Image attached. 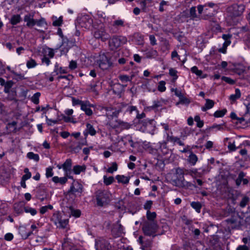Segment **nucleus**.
Instances as JSON below:
<instances>
[{
	"mask_svg": "<svg viewBox=\"0 0 250 250\" xmlns=\"http://www.w3.org/2000/svg\"><path fill=\"white\" fill-rule=\"evenodd\" d=\"M125 37L122 36H114L111 38L108 42V45L111 50L114 51L120 48L122 45L127 42Z\"/></svg>",
	"mask_w": 250,
	"mask_h": 250,
	"instance_id": "nucleus-1",
	"label": "nucleus"
},
{
	"mask_svg": "<svg viewBox=\"0 0 250 250\" xmlns=\"http://www.w3.org/2000/svg\"><path fill=\"white\" fill-rule=\"evenodd\" d=\"M96 197L97 205L103 206L110 201L111 194L106 190H98L96 193Z\"/></svg>",
	"mask_w": 250,
	"mask_h": 250,
	"instance_id": "nucleus-2",
	"label": "nucleus"
},
{
	"mask_svg": "<svg viewBox=\"0 0 250 250\" xmlns=\"http://www.w3.org/2000/svg\"><path fill=\"white\" fill-rule=\"evenodd\" d=\"M158 229L157 222H145L143 226L142 229L145 235L155 237Z\"/></svg>",
	"mask_w": 250,
	"mask_h": 250,
	"instance_id": "nucleus-3",
	"label": "nucleus"
},
{
	"mask_svg": "<svg viewBox=\"0 0 250 250\" xmlns=\"http://www.w3.org/2000/svg\"><path fill=\"white\" fill-rule=\"evenodd\" d=\"M245 9V6L244 4L234 3L227 8V12L232 17H237L242 15Z\"/></svg>",
	"mask_w": 250,
	"mask_h": 250,
	"instance_id": "nucleus-4",
	"label": "nucleus"
},
{
	"mask_svg": "<svg viewBox=\"0 0 250 250\" xmlns=\"http://www.w3.org/2000/svg\"><path fill=\"white\" fill-rule=\"evenodd\" d=\"M98 63L100 68L103 70H106L112 66V62L108 59L104 53H101Z\"/></svg>",
	"mask_w": 250,
	"mask_h": 250,
	"instance_id": "nucleus-5",
	"label": "nucleus"
},
{
	"mask_svg": "<svg viewBox=\"0 0 250 250\" xmlns=\"http://www.w3.org/2000/svg\"><path fill=\"white\" fill-rule=\"evenodd\" d=\"M92 22V19L88 15H82L78 17L76 23L81 27L89 29Z\"/></svg>",
	"mask_w": 250,
	"mask_h": 250,
	"instance_id": "nucleus-6",
	"label": "nucleus"
},
{
	"mask_svg": "<svg viewBox=\"0 0 250 250\" xmlns=\"http://www.w3.org/2000/svg\"><path fill=\"white\" fill-rule=\"evenodd\" d=\"M185 171L184 169L181 168H177L175 169V172L174 174V176L172 178V184L176 185H180L182 184V181L184 178Z\"/></svg>",
	"mask_w": 250,
	"mask_h": 250,
	"instance_id": "nucleus-7",
	"label": "nucleus"
},
{
	"mask_svg": "<svg viewBox=\"0 0 250 250\" xmlns=\"http://www.w3.org/2000/svg\"><path fill=\"white\" fill-rule=\"evenodd\" d=\"M103 109L105 111V114L107 118L109 119L113 118V117H117L119 113L122 110V108L119 107L118 108H114L112 106L103 107Z\"/></svg>",
	"mask_w": 250,
	"mask_h": 250,
	"instance_id": "nucleus-8",
	"label": "nucleus"
},
{
	"mask_svg": "<svg viewBox=\"0 0 250 250\" xmlns=\"http://www.w3.org/2000/svg\"><path fill=\"white\" fill-rule=\"evenodd\" d=\"M83 192V186L78 182H74L69 190V193L75 196H80Z\"/></svg>",
	"mask_w": 250,
	"mask_h": 250,
	"instance_id": "nucleus-9",
	"label": "nucleus"
},
{
	"mask_svg": "<svg viewBox=\"0 0 250 250\" xmlns=\"http://www.w3.org/2000/svg\"><path fill=\"white\" fill-rule=\"evenodd\" d=\"M94 36L95 38L100 39L103 42H105L109 38V35L103 29H100L96 31Z\"/></svg>",
	"mask_w": 250,
	"mask_h": 250,
	"instance_id": "nucleus-10",
	"label": "nucleus"
},
{
	"mask_svg": "<svg viewBox=\"0 0 250 250\" xmlns=\"http://www.w3.org/2000/svg\"><path fill=\"white\" fill-rule=\"evenodd\" d=\"M112 232L116 236H119L124 233L123 227L119 222L114 224L112 229Z\"/></svg>",
	"mask_w": 250,
	"mask_h": 250,
	"instance_id": "nucleus-11",
	"label": "nucleus"
},
{
	"mask_svg": "<svg viewBox=\"0 0 250 250\" xmlns=\"http://www.w3.org/2000/svg\"><path fill=\"white\" fill-rule=\"evenodd\" d=\"M72 166V161L70 159H67L62 165V168L65 172V175L68 178H72V177L69 175Z\"/></svg>",
	"mask_w": 250,
	"mask_h": 250,
	"instance_id": "nucleus-12",
	"label": "nucleus"
},
{
	"mask_svg": "<svg viewBox=\"0 0 250 250\" xmlns=\"http://www.w3.org/2000/svg\"><path fill=\"white\" fill-rule=\"evenodd\" d=\"M33 14H28L24 16V21L26 22V26L29 27H33L36 25L35 21L33 19Z\"/></svg>",
	"mask_w": 250,
	"mask_h": 250,
	"instance_id": "nucleus-13",
	"label": "nucleus"
},
{
	"mask_svg": "<svg viewBox=\"0 0 250 250\" xmlns=\"http://www.w3.org/2000/svg\"><path fill=\"white\" fill-rule=\"evenodd\" d=\"M139 241L141 244V248L143 250H149V248L151 245V241L150 240H146V241L143 240V237L140 236L139 237Z\"/></svg>",
	"mask_w": 250,
	"mask_h": 250,
	"instance_id": "nucleus-14",
	"label": "nucleus"
},
{
	"mask_svg": "<svg viewBox=\"0 0 250 250\" xmlns=\"http://www.w3.org/2000/svg\"><path fill=\"white\" fill-rule=\"evenodd\" d=\"M138 2L140 5L141 9L143 12H146L148 7L151 5L152 0H138Z\"/></svg>",
	"mask_w": 250,
	"mask_h": 250,
	"instance_id": "nucleus-15",
	"label": "nucleus"
},
{
	"mask_svg": "<svg viewBox=\"0 0 250 250\" xmlns=\"http://www.w3.org/2000/svg\"><path fill=\"white\" fill-rule=\"evenodd\" d=\"M108 243L104 241H99L96 242V247L97 250H107Z\"/></svg>",
	"mask_w": 250,
	"mask_h": 250,
	"instance_id": "nucleus-16",
	"label": "nucleus"
},
{
	"mask_svg": "<svg viewBox=\"0 0 250 250\" xmlns=\"http://www.w3.org/2000/svg\"><path fill=\"white\" fill-rule=\"evenodd\" d=\"M90 104L88 102H85L82 105V107H81L82 110L85 112V113L88 115L90 116L92 114L93 112L92 110L90 108Z\"/></svg>",
	"mask_w": 250,
	"mask_h": 250,
	"instance_id": "nucleus-17",
	"label": "nucleus"
},
{
	"mask_svg": "<svg viewBox=\"0 0 250 250\" xmlns=\"http://www.w3.org/2000/svg\"><path fill=\"white\" fill-rule=\"evenodd\" d=\"M67 177L66 176L63 177H59L58 176H54L52 178V180L55 184H60L61 185L65 184L67 181Z\"/></svg>",
	"mask_w": 250,
	"mask_h": 250,
	"instance_id": "nucleus-18",
	"label": "nucleus"
},
{
	"mask_svg": "<svg viewBox=\"0 0 250 250\" xmlns=\"http://www.w3.org/2000/svg\"><path fill=\"white\" fill-rule=\"evenodd\" d=\"M185 173L187 174H189L190 175L192 178L195 179L197 177H200V174L198 172L197 169H185Z\"/></svg>",
	"mask_w": 250,
	"mask_h": 250,
	"instance_id": "nucleus-19",
	"label": "nucleus"
},
{
	"mask_svg": "<svg viewBox=\"0 0 250 250\" xmlns=\"http://www.w3.org/2000/svg\"><path fill=\"white\" fill-rule=\"evenodd\" d=\"M116 179L119 183L126 184L129 183L130 177L124 175H118L116 176Z\"/></svg>",
	"mask_w": 250,
	"mask_h": 250,
	"instance_id": "nucleus-20",
	"label": "nucleus"
},
{
	"mask_svg": "<svg viewBox=\"0 0 250 250\" xmlns=\"http://www.w3.org/2000/svg\"><path fill=\"white\" fill-rule=\"evenodd\" d=\"M198 160L197 156L194 153L191 152L188 158V161L192 166H194Z\"/></svg>",
	"mask_w": 250,
	"mask_h": 250,
	"instance_id": "nucleus-21",
	"label": "nucleus"
},
{
	"mask_svg": "<svg viewBox=\"0 0 250 250\" xmlns=\"http://www.w3.org/2000/svg\"><path fill=\"white\" fill-rule=\"evenodd\" d=\"M182 184L180 185H176V186L177 187H185V188H190V187H194L196 188V186L195 183V181H193V183H191L189 182L186 181L185 180V178H184V180L182 181Z\"/></svg>",
	"mask_w": 250,
	"mask_h": 250,
	"instance_id": "nucleus-22",
	"label": "nucleus"
},
{
	"mask_svg": "<svg viewBox=\"0 0 250 250\" xmlns=\"http://www.w3.org/2000/svg\"><path fill=\"white\" fill-rule=\"evenodd\" d=\"M206 103L205 106L202 108V110L204 111H206L207 109L211 108L214 104V102L212 100L206 99Z\"/></svg>",
	"mask_w": 250,
	"mask_h": 250,
	"instance_id": "nucleus-23",
	"label": "nucleus"
},
{
	"mask_svg": "<svg viewBox=\"0 0 250 250\" xmlns=\"http://www.w3.org/2000/svg\"><path fill=\"white\" fill-rule=\"evenodd\" d=\"M156 217V213L155 212H151L149 210L147 211L146 217L148 220L147 222H156L155 218Z\"/></svg>",
	"mask_w": 250,
	"mask_h": 250,
	"instance_id": "nucleus-24",
	"label": "nucleus"
},
{
	"mask_svg": "<svg viewBox=\"0 0 250 250\" xmlns=\"http://www.w3.org/2000/svg\"><path fill=\"white\" fill-rule=\"evenodd\" d=\"M62 219V217L60 214L58 213H54L52 218L51 221L57 226L59 223L60 220Z\"/></svg>",
	"mask_w": 250,
	"mask_h": 250,
	"instance_id": "nucleus-25",
	"label": "nucleus"
},
{
	"mask_svg": "<svg viewBox=\"0 0 250 250\" xmlns=\"http://www.w3.org/2000/svg\"><path fill=\"white\" fill-rule=\"evenodd\" d=\"M61 221L59 222V223L57 225V228H61V229H65L66 228L68 224V219H61L60 220Z\"/></svg>",
	"mask_w": 250,
	"mask_h": 250,
	"instance_id": "nucleus-26",
	"label": "nucleus"
},
{
	"mask_svg": "<svg viewBox=\"0 0 250 250\" xmlns=\"http://www.w3.org/2000/svg\"><path fill=\"white\" fill-rule=\"evenodd\" d=\"M86 132V133H88L90 135L93 136L95 135L96 131L91 124H87Z\"/></svg>",
	"mask_w": 250,
	"mask_h": 250,
	"instance_id": "nucleus-27",
	"label": "nucleus"
},
{
	"mask_svg": "<svg viewBox=\"0 0 250 250\" xmlns=\"http://www.w3.org/2000/svg\"><path fill=\"white\" fill-rule=\"evenodd\" d=\"M14 84V83L12 81H8L5 82V84L4 85V92L5 93H8L10 91V88L12 87Z\"/></svg>",
	"mask_w": 250,
	"mask_h": 250,
	"instance_id": "nucleus-28",
	"label": "nucleus"
},
{
	"mask_svg": "<svg viewBox=\"0 0 250 250\" xmlns=\"http://www.w3.org/2000/svg\"><path fill=\"white\" fill-rule=\"evenodd\" d=\"M11 72L14 75L13 76V79L16 80L17 81H21L25 79L24 75L21 73L18 74L13 70L11 71Z\"/></svg>",
	"mask_w": 250,
	"mask_h": 250,
	"instance_id": "nucleus-29",
	"label": "nucleus"
},
{
	"mask_svg": "<svg viewBox=\"0 0 250 250\" xmlns=\"http://www.w3.org/2000/svg\"><path fill=\"white\" fill-rule=\"evenodd\" d=\"M44 56H46L49 57L51 58H52L54 56V52L53 50L50 48H47L43 50Z\"/></svg>",
	"mask_w": 250,
	"mask_h": 250,
	"instance_id": "nucleus-30",
	"label": "nucleus"
},
{
	"mask_svg": "<svg viewBox=\"0 0 250 250\" xmlns=\"http://www.w3.org/2000/svg\"><path fill=\"white\" fill-rule=\"evenodd\" d=\"M235 92V94L230 95L229 97V99L232 101H234L236 99L239 98L241 96V92L239 89H236Z\"/></svg>",
	"mask_w": 250,
	"mask_h": 250,
	"instance_id": "nucleus-31",
	"label": "nucleus"
},
{
	"mask_svg": "<svg viewBox=\"0 0 250 250\" xmlns=\"http://www.w3.org/2000/svg\"><path fill=\"white\" fill-rule=\"evenodd\" d=\"M21 21V17L19 15H15L12 17L11 19V23L15 25Z\"/></svg>",
	"mask_w": 250,
	"mask_h": 250,
	"instance_id": "nucleus-32",
	"label": "nucleus"
},
{
	"mask_svg": "<svg viewBox=\"0 0 250 250\" xmlns=\"http://www.w3.org/2000/svg\"><path fill=\"white\" fill-rule=\"evenodd\" d=\"M55 19L53 22V25L55 26H60L62 25V16L60 17L58 19L57 17H53V19Z\"/></svg>",
	"mask_w": 250,
	"mask_h": 250,
	"instance_id": "nucleus-33",
	"label": "nucleus"
},
{
	"mask_svg": "<svg viewBox=\"0 0 250 250\" xmlns=\"http://www.w3.org/2000/svg\"><path fill=\"white\" fill-rule=\"evenodd\" d=\"M27 157L30 159H33L36 162L39 160V156L37 154H35L32 152H28L27 154Z\"/></svg>",
	"mask_w": 250,
	"mask_h": 250,
	"instance_id": "nucleus-34",
	"label": "nucleus"
},
{
	"mask_svg": "<svg viewBox=\"0 0 250 250\" xmlns=\"http://www.w3.org/2000/svg\"><path fill=\"white\" fill-rule=\"evenodd\" d=\"M191 206L198 213L200 212L201 205L199 202H193L191 203Z\"/></svg>",
	"mask_w": 250,
	"mask_h": 250,
	"instance_id": "nucleus-35",
	"label": "nucleus"
},
{
	"mask_svg": "<svg viewBox=\"0 0 250 250\" xmlns=\"http://www.w3.org/2000/svg\"><path fill=\"white\" fill-rule=\"evenodd\" d=\"M117 169V164L116 162H113L111 164V166L107 169V172L110 173H112L113 172L116 171Z\"/></svg>",
	"mask_w": 250,
	"mask_h": 250,
	"instance_id": "nucleus-36",
	"label": "nucleus"
},
{
	"mask_svg": "<svg viewBox=\"0 0 250 250\" xmlns=\"http://www.w3.org/2000/svg\"><path fill=\"white\" fill-rule=\"evenodd\" d=\"M119 78L122 82L125 83L131 81L132 77H129L128 76L125 75H121L119 76Z\"/></svg>",
	"mask_w": 250,
	"mask_h": 250,
	"instance_id": "nucleus-37",
	"label": "nucleus"
},
{
	"mask_svg": "<svg viewBox=\"0 0 250 250\" xmlns=\"http://www.w3.org/2000/svg\"><path fill=\"white\" fill-rule=\"evenodd\" d=\"M196 10L195 7H192L190 8L189 10V13H190V17L191 18V19L194 20L195 18L197 17V15L196 14Z\"/></svg>",
	"mask_w": 250,
	"mask_h": 250,
	"instance_id": "nucleus-38",
	"label": "nucleus"
},
{
	"mask_svg": "<svg viewBox=\"0 0 250 250\" xmlns=\"http://www.w3.org/2000/svg\"><path fill=\"white\" fill-rule=\"evenodd\" d=\"M226 112L227 110L226 109H224L221 110H218L214 113V116L216 118L222 117L226 114Z\"/></svg>",
	"mask_w": 250,
	"mask_h": 250,
	"instance_id": "nucleus-39",
	"label": "nucleus"
},
{
	"mask_svg": "<svg viewBox=\"0 0 250 250\" xmlns=\"http://www.w3.org/2000/svg\"><path fill=\"white\" fill-rule=\"evenodd\" d=\"M194 121L197 123V126L201 128L204 125V122L200 119L199 116L197 115L194 117Z\"/></svg>",
	"mask_w": 250,
	"mask_h": 250,
	"instance_id": "nucleus-40",
	"label": "nucleus"
},
{
	"mask_svg": "<svg viewBox=\"0 0 250 250\" xmlns=\"http://www.w3.org/2000/svg\"><path fill=\"white\" fill-rule=\"evenodd\" d=\"M52 208L53 206L52 205H49L41 207L40 209V212L41 214H43L46 213L48 209H52Z\"/></svg>",
	"mask_w": 250,
	"mask_h": 250,
	"instance_id": "nucleus-41",
	"label": "nucleus"
},
{
	"mask_svg": "<svg viewBox=\"0 0 250 250\" xmlns=\"http://www.w3.org/2000/svg\"><path fill=\"white\" fill-rule=\"evenodd\" d=\"M41 95L40 93L37 92L32 96L31 98L32 101L35 104H38L39 103V97Z\"/></svg>",
	"mask_w": 250,
	"mask_h": 250,
	"instance_id": "nucleus-42",
	"label": "nucleus"
},
{
	"mask_svg": "<svg viewBox=\"0 0 250 250\" xmlns=\"http://www.w3.org/2000/svg\"><path fill=\"white\" fill-rule=\"evenodd\" d=\"M104 183L106 185H109L113 182L114 179L112 176L107 177L106 176H104Z\"/></svg>",
	"mask_w": 250,
	"mask_h": 250,
	"instance_id": "nucleus-43",
	"label": "nucleus"
},
{
	"mask_svg": "<svg viewBox=\"0 0 250 250\" xmlns=\"http://www.w3.org/2000/svg\"><path fill=\"white\" fill-rule=\"evenodd\" d=\"M37 65L36 61L33 59H30L27 62L26 66L28 68L34 67Z\"/></svg>",
	"mask_w": 250,
	"mask_h": 250,
	"instance_id": "nucleus-44",
	"label": "nucleus"
},
{
	"mask_svg": "<svg viewBox=\"0 0 250 250\" xmlns=\"http://www.w3.org/2000/svg\"><path fill=\"white\" fill-rule=\"evenodd\" d=\"M166 83L164 81H160L159 83L158 86V89L159 91L161 92H164L166 90V87H165Z\"/></svg>",
	"mask_w": 250,
	"mask_h": 250,
	"instance_id": "nucleus-45",
	"label": "nucleus"
},
{
	"mask_svg": "<svg viewBox=\"0 0 250 250\" xmlns=\"http://www.w3.org/2000/svg\"><path fill=\"white\" fill-rule=\"evenodd\" d=\"M113 26L116 28L124 26V21L122 20H117L115 21L113 23Z\"/></svg>",
	"mask_w": 250,
	"mask_h": 250,
	"instance_id": "nucleus-46",
	"label": "nucleus"
},
{
	"mask_svg": "<svg viewBox=\"0 0 250 250\" xmlns=\"http://www.w3.org/2000/svg\"><path fill=\"white\" fill-rule=\"evenodd\" d=\"M191 71L193 73L195 74L198 76H201L203 73L202 71L199 70L196 66L192 67L191 68Z\"/></svg>",
	"mask_w": 250,
	"mask_h": 250,
	"instance_id": "nucleus-47",
	"label": "nucleus"
},
{
	"mask_svg": "<svg viewBox=\"0 0 250 250\" xmlns=\"http://www.w3.org/2000/svg\"><path fill=\"white\" fill-rule=\"evenodd\" d=\"M24 211L26 213H30L32 215H35L37 212L35 208L27 207L24 208Z\"/></svg>",
	"mask_w": 250,
	"mask_h": 250,
	"instance_id": "nucleus-48",
	"label": "nucleus"
},
{
	"mask_svg": "<svg viewBox=\"0 0 250 250\" xmlns=\"http://www.w3.org/2000/svg\"><path fill=\"white\" fill-rule=\"evenodd\" d=\"M249 201V197L247 196H244L242 199V200L241 201L240 203V206L242 208H244L246 205L248 204V203Z\"/></svg>",
	"mask_w": 250,
	"mask_h": 250,
	"instance_id": "nucleus-49",
	"label": "nucleus"
},
{
	"mask_svg": "<svg viewBox=\"0 0 250 250\" xmlns=\"http://www.w3.org/2000/svg\"><path fill=\"white\" fill-rule=\"evenodd\" d=\"M83 167L80 166H75L74 167L73 170L75 174H79L80 172L83 170Z\"/></svg>",
	"mask_w": 250,
	"mask_h": 250,
	"instance_id": "nucleus-50",
	"label": "nucleus"
},
{
	"mask_svg": "<svg viewBox=\"0 0 250 250\" xmlns=\"http://www.w3.org/2000/svg\"><path fill=\"white\" fill-rule=\"evenodd\" d=\"M180 138L177 137H174L173 136H170L169 134H167V141L169 142H171L172 143H177V141H179Z\"/></svg>",
	"mask_w": 250,
	"mask_h": 250,
	"instance_id": "nucleus-51",
	"label": "nucleus"
},
{
	"mask_svg": "<svg viewBox=\"0 0 250 250\" xmlns=\"http://www.w3.org/2000/svg\"><path fill=\"white\" fill-rule=\"evenodd\" d=\"M231 43L230 40L225 41V42L223 44V46L222 48L219 49V52L225 53L226 52V49Z\"/></svg>",
	"mask_w": 250,
	"mask_h": 250,
	"instance_id": "nucleus-52",
	"label": "nucleus"
},
{
	"mask_svg": "<svg viewBox=\"0 0 250 250\" xmlns=\"http://www.w3.org/2000/svg\"><path fill=\"white\" fill-rule=\"evenodd\" d=\"M177 71L176 70L171 68L169 70V74L171 76L174 77V80H176L178 78V76L177 75Z\"/></svg>",
	"mask_w": 250,
	"mask_h": 250,
	"instance_id": "nucleus-53",
	"label": "nucleus"
},
{
	"mask_svg": "<svg viewBox=\"0 0 250 250\" xmlns=\"http://www.w3.org/2000/svg\"><path fill=\"white\" fill-rule=\"evenodd\" d=\"M46 176L47 178L51 177L53 175V168L51 167H48L46 169Z\"/></svg>",
	"mask_w": 250,
	"mask_h": 250,
	"instance_id": "nucleus-54",
	"label": "nucleus"
},
{
	"mask_svg": "<svg viewBox=\"0 0 250 250\" xmlns=\"http://www.w3.org/2000/svg\"><path fill=\"white\" fill-rule=\"evenodd\" d=\"M222 80L229 84H233L235 83V81L227 77H222Z\"/></svg>",
	"mask_w": 250,
	"mask_h": 250,
	"instance_id": "nucleus-55",
	"label": "nucleus"
},
{
	"mask_svg": "<svg viewBox=\"0 0 250 250\" xmlns=\"http://www.w3.org/2000/svg\"><path fill=\"white\" fill-rule=\"evenodd\" d=\"M162 106L161 102L158 100L153 101V104L150 106L152 109H154Z\"/></svg>",
	"mask_w": 250,
	"mask_h": 250,
	"instance_id": "nucleus-56",
	"label": "nucleus"
},
{
	"mask_svg": "<svg viewBox=\"0 0 250 250\" xmlns=\"http://www.w3.org/2000/svg\"><path fill=\"white\" fill-rule=\"evenodd\" d=\"M35 23L39 26H42L46 24L44 19L42 18L39 20H36Z\"/></svg>",
	"mask_w": 250,
	"mask_h": 250,
	"instance_id": "nucleus-57",
	"label": "nucleus"
},
{
	"mask_svg": "<svg viewBox=\"0 0 250 250\" xmlns=\"http://www.w3.org/2000/svg\"><path fill=\"white\" fill-rule=\"evenodd\" d=\"M227 221L228 223H230L231 224H237V219L234 216H233L231 218L227 219Z\"/></svg>",
	"mask_w": 250,
	"mask_h": 250,
	"instance_id": "nucleus-58",
	"label": "nucleus"
},
{
	"mask_svg": "<svg viewBox=\"0 0 250 250\" xmlns=\"http://www.w3.org/2000/svg\"><path fill=\"white\" fill-rule=\"evenodd\" d=\"M72 102H73V104L74 105H78V104L80 105L81 107H82V105L83 104L85 103L84 102L81 101L79 99H75L74 98H73Z\"/></svg>",
	"mask_w": 250,
	"mask_h": 250,
	"instance_id": "nucleus-59",
	"label": "nucleus"
},
{
	"mask_svg": "<svg viewBox=\"0 0 250 250\" xmlns=\"http://www.w3.org/2000/svg\"><path fill=\"white\" fill-rule=\"evenodd\" d=\"M77 64L76 62L74 61H71L70 62L69 67L70 69L73 70L77 68Z\"/></svg>",
	"mask_w": 250,
	"mask_h": 250,
	"instance_id": "nucleus-60",
	"label": "nucleus"
},
{
	"mask_svg": "<svg viewBox=\"0 0 250 250\" xmlns=\"http://www.w3.org/2000/svg\"><path fill=\"white\" fill-rule=\"evenodd\" d=\"M152 205V201H147L144 205V208L146 209L149 210L151 208Z\"/></svg>",
	"mask_w": 250,
	"mask_h": 250,
	"instance_id": "nucleus-61",
	"label": "nucleus"
},
{
	"mask_svg": "<svg viewBox=\"0 0 250 250\" xmlns=\"http://www.w3.org/2000/svg\"><path fill=\"white\" fill-rule=\"evenodd\" d=\"M71 214L73 216L76 217H78L81 215V211L79 210H71Z\"/></svg>",
	"mask_w": 250,
	"mask_h": 250,
	"instance_id": "nucleus-62",
	"label": "nucleus"
},
{
	"mask_svg": "<svg viewBox=\"0 0 250 250\" xmlns=\"http://www.w3.org/2000/svg\"><path fill=\"white\" fill-rule=\"evenodd\" d=\"M13 238V235L11 233H6L4 236V239L7 241H11Z\"/></svg>",
	"mask_w": 250,
	"mask_h": 250,
	"instance_id": "nucleus-63",
	"label": "nucleus"
},
{
	"mask_svg": "<svg viewBox=\"0 0 250 250\" xmlns=\"http://www.w3.org/2000/svg\"><path fill=\"white\" fill-rule=\"evenodd\" d=\"M236 250H249V248L246 245H240Z\"/></svg>",
	"mask_w": 250,
	"mask_h": 250,
	"instance_id": "nucleus-64",
	"label": "nucleus"
}]
</instances>
